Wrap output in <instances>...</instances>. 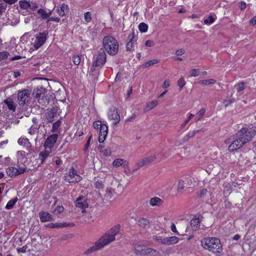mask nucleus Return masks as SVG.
I'll use <instances>...</instances> for the list:
<instances>
[{
  "label": "nucleus",
  "mask_w": 256,
  "mask_h": 256,
  "mask_svg": "<svg viewBox=\"0 0 256 256\" xmlns=\"http://www.w3.org/2000/svg\"><path fill=\"white\" fill-rule=\"evenodd\" d=\"M120 230V226L118 224L113 226L111 229L108 230L103 236L97 240L94 245L88 249L84 253L89 254L95 250H100L114 242L116 238L115 236L119 232Z\"/></svg>",
  "instance_id": "obj_1"
},
{
  "label": "nucleus",
  "mask_w": 256,
  "mask_h": 256,
  "mask_svg": "<svg viewBox=\"0 0 256 256\" xmlns=\"http://www.w3.org/2000/svg\"><path fill=\"white\" fill-rule=\"evenodd\" d=\"M31 34L30 32H26L20 38V41L23 43H27L28 40H30ZM47 38L46 34L44 32H40L30 38V50L34 51L38 50L46 42Z\"/></svg>",
  "instance_id": "obj_2"
},
{
  "label": "nucleus",
  "mask_w": 256,
  "mask_h": 256,
  "mask_svg": "<svg viewBox=\"0 0 256 256\" xmlns=\"http://www.w3.org/2000/svg\"><path fill=\"white\" fill-rule=\"evenodd\" d=\"M202 247L208 251L216 254L222 252V245L218 238L213 237H208L201 240Z\"/></svg>",
  "instance_id": "obj_3"
},
{
  "label": "nucleus",
  "mask_w": 256,
  "mask_h": 256,
  "mask_svg": "<svg viewBox=\"0 0 256 256\" xmlns=\"http://www.w3.org/2000/svg\"><path fill=\"white\" fill-rule=\"evenodd\" d=\"M102 46L110 56L116 55L118 51L119 44L118 40L112 36H106L102 40Z\"/></svg>",
  "instance_id": "obj_4"
},
{
  "label": "nucleus",
  "mask_w": 256,
  "mask_h": 256,
  "mask_svg": "<svg viewBox=\"0 0 256 256\" xmlns=\"http://www.w3.org/2000/svg\"><path fill=\"white\" fill-rule=\"evenodd\" d=\"M94 128L95 129H100L98 136V141L100 142H102L105 140L108 132V126L106 124H102V122L97 120L94 122Z\"/></svg>",
  "instance_id": "obj_5"
},
{
  "label": "nucleus",
  "mask_w": 256,
  "mask_h": 256,
  "mask_svg": "<svg viewBox=\"0 0 256 256\" xmlns=\"http://www.w3.org/2000/svg\"><path fill=\"white\" fill-rule=\"evenodd\" d=\"M106 56L105 51L102 48L98 51V54L94 58L92 67L93 68L102 66L106 62Z\"/></svg>",
  "instance_id": "obj_6"
},
{
  "label": "nucleus",
  "mask_w": 256,
  "mask_h": 256,
  "mask_svg": "<svg viewBox=\"0 0 256 256\" xmlns=\"http://www.w3.org/2000/svg\"><path fill=\"white\" fill-rule=\"evenodd\" d=\"M27 168L25 166H19L17 168L14 166H10L6 168V172L10 178L15 177L25 172Z\"/></svg>",
  "instance_id": "obj_7"
},
{
  "label": "nucleus",
  "mask_w": 256,
  "mask_h": 256,
  "mask_svg": "<svg viewBox=\"0 0 256 256\" xmlns=\"http://www.w3.org/2000/svg\"><path fill=\"white\" fill-rule=\"evenodd\" d=\"M64 180L68 182H77L82 180V177L73 168L69 169L68 172L64 175Z\"/></svg>",
  "instance_id": "obj_8"
},
{
  "label": "nucleus",
  "mask_w": 256,
  "mask_h": 256,
  "mask_svg": "<svg viewBox=\"0 0 256 256\" xmlns=\"http://www.w3.org/2000/svg\"><path fill=\"white\" fill-rule=\"evenodd\" d=\"M255 134L256 132L248 131L247 128H242L238 133L239 138L244 142V144L250 140Z\"/></svg>",
  "instance_id": "obj_9"
},
{
  "label": "nucleus",
  "mask_w": 256,
  "mask_h": 256,
  "mask_svg": "<svg viewBox=\"0 0 256 256\" xmlns=\"http://www.w3.org/2000/svg\"><path fill=\"white\" fill-rule=\"evenodd\" d=\"M31 94V90L24 89L20 90L18 94V100L20 106H23L28 101Z\"/></svg>",
  "instance_id": "obj_10"
},
{
  "label": "nucleus",
  "mask_w": 256,
  "mask_h": 256,
  "mask_svg": "<svg viewBox=\"0 0 256 256\" xmlns=\"http://www.w3.org/2000/svg\"><path fill=\"white\" fill-rule=\"evenodd\" d=\"M18 4L20 8L25 10L28 12L35 10L38 8L36 2H30L28 0H20Z\"/></svg>",
  "instance_id": "obj_11"
},
{
  "label": "nucleus",
  "mask_w": 256,
  "mask_h": 256,
  "mask_svg": "<svg viewBox=\"0 0 256 256\" xmlns=\"http://www.w3.org/2000/svg\"><path fill=\"white\" fill-rule=\"evenodd\" d=\"M108 117L109 120L112 122V124L114 126L119 123L120 116L118 113V110L116 107L112 106L110 108L108 113Z\"/></svg>",
  "instance_id": "obj_12"
},
{
  "label": "nucleus",
  "mask_w": 256,
  "mask_h": 256,
  "mask_svg": "<svg viewBox=\"0 0 256 256\" xmlns=\"http://www.w3.org/2000/svg\"><path fill=\"white\" fill-rule=\"evenodd\" d=\"M57 139L58 134H52L48 137L44 144L46 149L51 150L54 147Z\"/></svg>",
  "instance_id": "obj_13"
},
{
  "label": "nucleus",
  "mask_w": 256,
  "mask_h": 256,
  "mask_svg": "<svg viewBox=\"0 0 256 256\" xmlns=\"http://www.w3.org/2000/svg\"><path fill=\"white\" fill-rule=\"evenodd\" d=\"M75 205L77 208H80L82 212H84V210L88 206L86 198L83 196H79L76 199Z\"/></svg>",
  "instance_id": "obj_14"
},
{
  "label": "nucleus",
  "mask_w": 256,
  "mask_h": 256,
  "mask_svg": "<svg viewBox=\"0 0 256 256\" xmlns=\"http://www.w3.org/2000/svg\"><path fill=\"white\" fill-rule=\"evenodd\" d=\"M244 145V142H242L240 138L236 139L231 142L228 147L230 152H234L240 148Z\"/></svg>",
  "instance_id": "obj_15"
},
{
  "label": "nucleus",
  "mask_w": 256,
  "mask_h": 256,
  "mask_svg": "<svg viewBox=\"0 0 256 256\" xmlns=\"http://www.w3.org/2000/svg\"><path fill=\"white\" fill-rule=\"evenodd\" d=\"M36 99L38 100L40 104L42 105H45L46 103V98L45 97L44 94L42 90H37L36 92Z\"/></svg>",
  "instance_id": "obj_16"
},
{
  "label": "nucleus",
  "mask_w": 256,
  "mask_h": 256,
  "mask_svg": "<svg viewBox=\"0 0 256 256\" xmlns=\"http://www.w3.org/2000/svg\"><path fill=\"white\" fill-rule=\"evenodd\" d=\"M4 103L6 106V108H8L12 112H14L16 111V104L14 102L12 98H8L4 100Z\"/></svg>",
  "instance_id": "obj_17"
},
{
  "label": "nucleus",
  "mask_w": 256,
  "mask_h": 256,
  "mask_svg": "<svg viewBox=\"0 0 256 256\" xmlns=\"http://www.w3.org/2000/svg\"><path fill=\"white\" fill-rule=\"evenodd\" d=\"M37 13L42 20H46L51 16L52 11L49 10L48 12L46 9L41 8L38 10Z\"/></svg>",
  "instance_id": "obj_18"
},
{
  "label": "nucleus",
  "mask_w": 256,
  "mask_h": 256,
  "mask_svg": "<svg viewBox=\"0 0 256 256\" xmlns=\"http://www.w3.org/2000/svg\"><path fill=\"white\" fill-rule=\"evenodd\" d=\"M26 154L24 151H18L17 152V160L18 164H21L24 166L27 161V158L26 156Z\"/></svg>",
  "instance_id": "obj_19"
},
{
  "label": "nucleus",
  "mask_w": 256,
  "mask_h": 256,
  "mask_svg": "<svg viewBox=\"0 0 256 256\" xmlns=\"http://www.w3.org/2000/svg\"><path fill=\"white\" fill-rule=\"evenodd\" d=\"M128 162L127 161L122 158L115 159L112 162V166L116 168H118L120 166H122L124 168H126L128 166Z\"/></svg>",
  "instance_id": "obj_20"
},
{
  "label": "nucleus",
  "mask_w": 256,
  "mask_h": 256,
  "mask_svg": "<svg viewBox=\"0 0 256 256\" xmlns=\"http://www.w3.org/2000/svg\"><path fill=\"white\" fill-rule=\"evenodd\" d=\"M178 242V238L176 236H172L169 238H165L162 241V244L165 245H171L176 244Z\"/></svg>",
  "instance_id": "obj_21"
},
{
  "label": "nucleus",
  "mask_w": 256,
  "mask_h": 256,
  "mask_svg": "<svg viewBox=\"0 0 256 256\" xmlns=\"http://www.w3.org/2000/svg\"><path fill=\"white\" fill-rule=\"evenodd\" d=\"M163 204V200L158 197H154L150 199V204L152 206H160Z\"/></svg>",
  "instance_id": "obj_22"
},
{
  "label": "nucleus",
  "mask_w": 256,
  "mask_h": 256,
  "mask_svg": "<svg viewBox=\"0 0 256 256\" xmlns=\"http://www.w3.org/2000/svg\"><path fill=\"white\" fill-rule=\"evenodd\" d=\"M134 38V32H131L129 34L128 38L130 41L126 44V48L127 50H133L134 48V42L132 39Z\"/></svg>",
  "instance_id": "obj_23"
},
{
  "label": "nucleus",
  "mask_w": 256,
  "mask_h": 256,
  "mask_svg": "<svg viewBox=\"0 0 256 256\" xmlns=\"http://www.w3.org/2000/svg\"><path fill=\"white\" fill-rule=\"evenodd\" d=\"M68 5L65 4H62L60 7L58 6L56 9L57 12L60 16H64L68 12Z\"/></svg>",
  "instance_id": "obj_24"
},
{
  "label": "nucleus",
  "mask_w": 256,
  "mask_h": 256,
  "mask_svg": "<svg viewBox=\"0 0 256 256\" xmlns=\"http://www.w3.org/2000/svg\"><path fill=\"white\" fill-rule=\"evenodd\" d=\"M98 150L105 156H110L112 153L110 147L104 148L102 145H99Z\"/></svg>",
  "instance_id": "obj_25"
},
{
  "label": "nucleus",
  "mask_w": 256,
  "mask_h": 256,
  "mask_svg": "<svg viewBox=\"0 0 256 256\" xmlns=\"http://www.w3.org/2000/svg\"><path fill=\"white\" fill-rule=\"evenodd\" d=\"M142 253L146 256H158V252L150 248L142 249Z\"/></svg>",
  "instance_id": "obj_26"
},
{
  "label": "nucleus",
  "mask_w": 256,
  "mask_h": 256,
  "mask_svg": "<svg viewBox=\"0 0 256 256\" xmlns=\"http://www.w3.org/2000/svg\"><path fill=\"white\" fill-rule=\"evenodd\" d=\"M190 226L192 230H196L200 226V221L198 218H194L190 221Z\"/></svg>",
  "instance_id": "obj_27"
},
{
  "label": "nucleus",
  "mask_w": 256,
  "mask_h": 256,
  "mask_svg": "<svg viewBox=\"0 0 256 256\" xmlns=\"http://www.w3.org/2000/svg\"><path fill=\"white\" fill-rule=\"evenodd\" d=\"M40 219L42 222H48L52 220L51 214L47 212H41L40 213Z\"/></svg>",
  "instance_id": "obj_28"
},
{
  "label": "nucleus",
  "mask_w": 256,
  "mask_h": 256,
  "mask_svg": "<svg viewBox=\"0 0 256 256\" xmlns=\"http://www.w3.org/2000/svg\"><path fill=\"white\" fill-rule=\"evenodd\" d=\"M18 142L20 145L26 148H29L30 146L28 139L25 137H21L18 140Z\"/></svg>",
  "instance_id": "obj_29"
},
{
  "label": "nucleus",
  "mask_w": 256,
  "mask_h": 256,
  "mask_svg": "<svg viewBox=\"0 0 256 256\" xmlns=\"http://www.w3.org/2000/svg\"><path fill=\"white\" fill-rule=\"evenodd\" d=\"M158 102L156 100L150 101L146 104L144 110L146 111H149L157 106Z\"/></svg>",
  "instance_id": "obj_30"
},
{
  "label": "nucleus",
  "mask_w": 256,
  "mask_h": 256,
  "mask_svg": "<svg viewBox=\"0 0 256 256\" xmlns=\"http://www.w3.org/2000/svg\"><path fill=\"white\" fill-rule=\"evenodd\" d=\"M138 224L141 227L146 228L149 226V220L144 218H140L137 220Z\"/></svg>",
  "instance_id": "obj_31"
},
{
  "label": "nucleus",
  "mask_w": 256,
  "mask_h": 256,
  "mask_svg": "<svg viewBox=\"0 0 256 256\" xmlns=\"http://www.w3.org/2000/svg\"><path fill=\"white\" fill-rule=\"evenodd\" d=\"M216 82V80L213 78L208 80H202L198 82V84L204 86L214 84Z\"/></svg>",
  "instance_id": "obj_32"
},
{
  "label": "nucleus",
  "mask_w": 256,
  "mask_h": 256,
  "mask_svg": "<svg viewBox=\"0 0 256 256\" xmlns=\"http://www.w3.org/2000/svg\"><path fill=\"white\" fill-rule=\"evenodd\" d=\"M11 162V159L10 157L4 158L2 156H0V164L3 166H7Z\"/></svg>",
  "instance_id": "obj_33"
},
{
  "label": "nucleus",
  "mask_w": 256,
  "mask_h": 256,
  "mask_svg": "<svg viewBox=\"0 0 256 256\" xmlns=\"http://www.w3.org/2000/svg\"><path fill=\"white\" fill-rule=\"evenodd\" d=\"M18 201V198H14L10 200H9L5 208L6 210H10L12 209L14 206L16 204V202Z\"/></svg>",
  "instance_id": "obj_34"
},
{
  "label": "nucleus",
  "mask_w": 256,
  "mask_h": 256,
  "mask_svg": "<svg viewBox=\"0 0 256 256\" xmlns=\"http://www.w3.org/2000/svg\"><path fill=\"white\" fill-rule=\"evenodd\" d=\"M50 149H46L44 152H42L40 153L39 156L42 160V161H44V160L50 154Z\"/></svg>",
  "instance_id": "obj_35"
},
{
  "label": "nucleus",
  "mask_w": 256,
  "mask_h": 256,
  "mask_svg": "<svg viewBox=\"0 0 256 256\" xmlns=\"http://www.w3.org/2000/svg\"><path fill=\"white\" fill-rule=\"evenodd\" d=\"M94 186L97 189L102 190L104 186V181L101 180H98L94 183Z\"/></svg>",
  "instance_id": "obj_36"
},
{
  "label": "nucleus",
  "mask_w": 256,
  "mask_h": 256,
  "mask_svg": "<svg viewBox=\"0 0 256 256\" xmlns=\"http://www.w3.org/2000/svg\"><path fill=\"white\" fill-rule=\"evenodd\" d=\"M206 112L205 108H201L196 114V121H198L200 120L201 118L204 115Z\"/></svg>",
  "instance_id": "obj_37"
},
{
  "label": "nucleus",
  "mask_w": 256,
  "mask_h": 256,
  "mask_svg": "<svg viewBox=\"0 0 256 256\" xmlns=\"http://www.w3.org/2000/svg\"><path fill=\"white\" fill-rule=\"evenodd\" d=\"M68 226V224L64 223V224H49V226L52 228H62V227H66Z\"/></svg>",
  "instance_id": "obj_38"
},
{
  "label": "nucleus",
  "mask_w": 256,
  "mask_h": 256,
  "mask_svg": "<svg viewBox=\"0 0 256 256\" xmlns=\"http://www.w3.org/2000/svg\"><path fill=\"white\" fill-rule=\"evenodd\" d=\"M178 86H179L180 90H182L183 87L186 85V82L183 77H181L177 82Z\"/></svg>",
  "instance_id": "obj_39"
},
{
  "label": "nucleus",
  "mask_w": 256,
  "mask_h": 256,
  "mask_svg": "<svg viewBox=\"0 0 256 256\" xmlns=\"http://www.w3.org/2000/svg\"><path fill=\"white\" fill-rule=\"evenodd\" d=\"M139 30L142 32H146L148 30V26L144 22H141L138 26Z\"/></svg>",
  "instance_id": "obj_40"
},
{
  "label": "nucleus",
  "mask_w": 256,
  "mask_h": 256,
  "mask_svg": "<svg viewBox=\"0 0 256 256\" xmlns=\"http://www.w3.org/2000/svg\"><path fill=\"white\" fill-rule=\"evenodd\" d=\"M146 164H148L145 160V158H144L138 161V162L137 163L138 168L135 169V170H134V172L136 170L142 167L143 166H144V165H146Z\"/></svg>",
  "instance_id": "obj_41"
},
{
  "label": "nucleus",
  "mask_w": 256,
  "mask_h": 256,
  "mask_svg": "<svg viewBox=\"0 0 256 256\" xmlns=\"http://www.w3.org/2000/svg\"><path fill=\"white\" fill-rule=\"evenodd\" d=\"M215 21V18L212 16H209L208 18L204 20V23L207 25H210L214 23Z\"/></svg>",
  "instance_id": "obj_42"
},
{
  "label": "nucleus",
  "mask_w": 256,
  "mask_h": 256,
  "mask_svg": "<svg viewBox=\"0 0 256 256\" xmlns=\"http://www.w3.org/2000/svg\"><path fill=\"white\" fill-rule=\"evenodd\" d=\"M159 62V60L157 59H153L152 60H148L144 64L145 67H149L152 65L158 64Z\"/></svg>",
  "instance_id": "obj_43"
},
{
  "label": "nucleus",
  "mask_w": 256,
  "mask_h": 256,
  "mask_svg": "<svg viewBox=\"0 0 256 256\" xmlns=\"http://www.w3.org/2000/svg\"><path fill=\"white\" fill-rule=\"evenodd\" d=\"M200 74V70L198 69H192L190 71V76H196Z\"/></svg>",
  "instance_id": "obj_44"
},
{
  "label": "nucleus",
  "mask_w": 256,
  "mask_h": 256,
  "mask_svg": "<svg viewBox=\"0 0 256 256\" xmlns=\"http://www.w3.org/2000/svg\"><path fill=\"white\" fill-rule=\"evenodd\" d=\"M188 118L185 120L184 122L182 124V127L184 128L188 122L194 116V115L192 114L189 113L188 114Z\"/></svg>",
  "instance_id": "obj_45"
},
{
  "label": "nucleus",
  "mask_w": 256,
  "mask_h": 256,
  "mask_svg": "<svg viewBox=\"0 0 256 256\" xmlns=\"http://www.w3.org/2000/svg\"><path fill=\"white\" fill-rule=\"evenodd\" d=\"M72 61L75 65L78 66L81 62V58L80 56H74L72 58Z\"/></svg>",
  "instance_id": "obj_46"
},
{
  "label": "nucleus",
  "mask_w": 256,
  "mask_h": 256,
  "mask_svg": "<svg viewBox=\"0 0 256 256\" xmlns=\"http://www.w3.org/2000/svg\"><path fill=\"white\" fill-rule=\"evenodd\" d=\"M144 158L148 164L154 162L156 159V156L154 154L150 155Z\"/></svg>",
  "instance_id": "obj_47"
},
{
  "label": "nucleus",
  "mask_w": 256,
  "mask_h": 256,
  "mask_svg": "<svg viewBox=\"0 0 256 256\" xmlns=\"http://www.w3.org/2000/svg\"><path fill=\"white\" fill-rule=\"evenodd\" d=\"M60 18H59L58 17L52 16V17H49L47 19L46 23L48 24L50 23V22H60Z\"/></svg>",
  "instance_id": "obj_48"
},
{
  "label": "nucleus",
  "mask_w": 256,
  "mask_h": 256,
  "mask_svg": "<svg viewBox=\"0 0 256 256\" xmlns=\"http://www.w3.org/2000/svg\"><path fill=\"white\" fill-rule=\"evenodd\" d=\"M9 56V52H0V61L6 60Z\"/></svg>",
  "instance_id": "obj_49"
},
{
  "label": "nucleus",
  "mask_w": 256,
  "mask_h": 256,
  "mask_svg": "<svg viewBox=\"0 0 256 256\" xmlns=\"http://www.w3.org/2000/svg\"><path fill=\"white\" fill-rule=\"evenodd\" d=\"M184 182L182 180H179L178 184V190L180 191L184 189Z\"/></svg>",
  "instance_id": "obj_50"
},
{
  "label": "nucleus",
  "mask_w": 256,
  "mask_h": 256,
  "mask_svg": "<svg viewBox=\"0 0 256 256\" xmlns=\"http://www.w3.org/2000/svg\"><path fill=\"white\" fill-rule=\"evenodd\" d=\"M236 87L237 90L238 92H240L244 89L245 84L243 82H240L236 86Z\"/></svg>",
  "instance_id": "obj_51"
},
{
  "label": "nucleus",
  "mask_w": 256,
  "mask_h": 256,
  "mask_svg": "<svg viewBox=\"0 0 256 256\" xmlns=\"http://www.w3.org/2000/svg\"><path fill=\"white\" fill-rule=\"evenodd\" d=\"M84 18L85 20L87 22H90V20H92V16H91V14L90 12H86L84 14Z\"/></svg>",
  "instance_id": "obj_52"
},
{
  "label": "nucleus",
  "mask_w": 256,
  "mask_h": 256,
  "mask_svg": "<svg viewBox=\"0 0 256 256\" xmlns=\"http://www.w3.org/2000/svg\"><path fill=\"white\" fill-rule=\"evenodd\" d=\"M113 190L112 188H107L106 192V198H111L112 196Z\"/></svg>",
  "instance_id": "obj_53"
},
{
  "label": "nucleus",
  "mask_w": 256,
  "mask_h": 256,
  "mask_svg": "<svg viewBox=\"0 0 256 256\" xmlns=\"http://www.w3.org/2000/svg\"><path fill=\"white\" fill-rule=\"evenodd\" d=\"M56 114V112H53L52 111H50L48 112L47 118L50 122H51L52 120V118H54Z\"/></svg>",
  "instance_id": "obj_54"
},
{
  "label": "nucleus",
  "mask_w": 256,
  "mask_h": 256,
  "mask_svg": "<svg viewBox=\"0 0 256 256\" xmlns=\"http://www.w3.org/2000/svg\"><path fill=\"white\" fill-rule=\"evenodd\" d=\"M185 52V50L184 48H179L176 51L175 54L177 56H180L184 54Z\"/></svg>",
  "instance_id": "obj_55"
},
{
  "label": "nucleus",
  "mask_w": 256,
  "mask_h": 256,
  "mask_svg": "<svg viewBox=\"0 0 256 256\" xmlns=\"http://www.w3.org/2000/svg\"><path fill=\"white\" fill-rule=\"evenodd\" d=\"M6 5L4 2L0 3V15L5 11Z\"/></svg>",
  "instance_id": "obj_56"
},
{
  "label": "nucleus",
  "mask_w": 256,
  "mask_h": 256,
  "mask_svg": "<svg viewBox=\"0 0 256 256\" xmlns=\"http://www.w3.org/2000/svg\"><path fill=\"white\" fill-rule=\"evenodd\" d=\"M206 192H207V190L205 188H203V189L200 190L198 192V195L200 197H202V196H205L206 194Z\"/></svg>",
  "instance_id": "obj_57"
},
{
  "label": "nucleus",
  "mask_w": 256,
  "mask_h": 256,
  "mask_svg": "<svg viewBox=\"0 0 256 256\" xmlns=\"http://www.w3.org/2000/svg\"><path fill=\"white\" fill-rule=\"evenodd\" d=\"M170 86V81L169 80H166L162 85V87L164 88H166Z\"/></svg>",
  "instance_id": "obj_58"
},
{
  "label": "nucleus",
  "mask_w": 256,
  "mask_h": 256,
  "mask_svg": "<svg viewBox=\"0 0 256 256\" xmlns=\"http://www.w3.org/2000/svg\"><path fill=\"white\" fill-rule=\"evenodd\" d=\"M64 208L62 206H58L55 209V212L57 213H60L63 212Z\"/></svg>",
  "instance_id": "obj_59"
},
{
  "label": "nucleus",
  "mask_w": 256,
  "mask_h": 256,
  "mask_svg": "<svg viewBox=\"0 0 256 256\" xmlns=\"http://www.w3.org/2000/svg\"><path fill=\"white\" fill-rule=\"evenodd\" d=\"M145 45L148 47H152L154 45V42L151 40H148L145 43Z\"/></svg>",
  "instance_id": "obj_60"
},
{
  "label": "nucleus",
  "mask_w": 256,
  "mask_h": 256,
  "mask_svg": "<svg viewBox=\"0 0 256 256\" xmlns=\"http://www.w3.org/2000/svg\"><path fill=\"white\" fill-rule=\"evenodd\" d=\"M60 124V122H54L52 126V130L54 131L56 130L59 127Z\"/></svg>",
  "instance_id": "obj_61"
},
{
  "label": "nucleus",
  "mask_w": 256,
  "mask_h": 256,
  "mask_svg": "<svg viewBox=\"0 0 256 256\" xmlns=\"http://www.w3.org/2000/svg\"><path fill=\"white\" fill-rule=\"evenodd\" d=\"M171 230L172 232H174L176 234H179L178 232L176 230V226L174 224H172L171 226Z\"/></svg>",
  "instance_id": "obj_62"
},
{
  "label": "nucleus",
  "mask_w": 256,
  "mask_h": 256,
  "mask_svg": "<svg viewBox=\"0 0 256 256\" xmlns=\"http://www.w3.org/2000/svg\"><path fill=\"white\" fill-rule=\"evenodd\" d=\"M90 138H91V136L88 139V140L87 141L86 144H85L84 148V151H86V150H88V148L89 147V146H90Z\"/></svg>",
  "instance_id": "obj_63"
},
{
  "label": "nucleus",
  "mask_w": 256,
  "mask_h": 256,
  "mask_svg": "<svg viewBox=\"0 0 256 256\" xmlns=\"http://www.w3.org/2000/svg\"><path fill=\"white\" fill-rule=\"evenodd\" d=\"M36 132V129L35 128H32V126L30 128L28 133L30 135L34 134Z\"/></svg>",
  "instance_id": "obj_64"
}]
</instances>
